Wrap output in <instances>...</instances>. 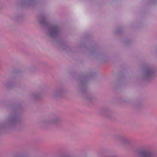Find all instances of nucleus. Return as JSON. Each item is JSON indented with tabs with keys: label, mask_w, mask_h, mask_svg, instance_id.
Masks as SVG:
<instances>
[{
	"label": "nucleus",
	"mask_w": 157,
	"mask_h": 157,
	"mask_svg": "<svg viewBox=\"0 0 157 157\" xmlns=\"http://www.w3.org/2000/svg\"><path fill=\"white\" fill-rule=\"evenodd\" d=\"M59 32V28L56 26H52L48 30V34L50 36H54L57 35Z\"/></svg>",
	"instance_id": "f257e3e1"
},
{
	"label": "nucleus",
	"mask_w": 157,
	"mask_h": 157,
	"mask_svg": "<svg viewBox=\"0 0 157 157\" xmlns=\"http://www.w3.org/2000/svg\"><path fill=\"white\" fill-rule=\"evenodd\" d=\"M142 155L144 157H148L151 156V154L148 152H143L142 153Z\"/></svg>",
	"instance_id": "f03ea898"
}]
</instances>
